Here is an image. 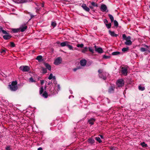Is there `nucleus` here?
I'll return each mask as SVG.
<instances>
[{"instance_id": "nucleus-1", "label": "nucleus", "mask_w": 150, "mask_h": 150, "mask_svg": "<svg viewBox=\"0 0 150 150\" xmlns=\"http://www.w3.org/2000/svg\"><path fill=\"white\" fill-rule=\"evenodd\" d=\"M17 82L16 81H13L11 84L8 85L10 89L12 91H15L18 89Z\"/></svg>"}, {"instance_id": "nucleus-2", "label": "nucleus", "mask_w": 150, "mask_h": 150, "mask_svg": "<svg viewBox=\"0 0 150 150\" xmlns=\"http://www.w3.org/2000/svg\"><path fill=\"white\" fill-rule=\"evenodd\" d=\"M71 43V42L69 41H65L61 43L60 45L62 47H64L65 46H66L69 50H73L72 46L70 45Z\"/></svg>"}, {"instance_id": "nucleus-3", "label": "nucleus", "mask_w": 150, "mask_h": 150, "mask_svg": "<svg viewBox=\"0 0 150 150\" xmlns=\"http://www.w3.org/2000/svg\"><path fill=\"white\" fill-rule=\"evenodd\" d=\"M98 72L99 73V76L100 78L104 80L106 79V75L107 73L106 72H103L101 69H99L98 70Z\"/></svg>"}, {"instance_id": "nucleus-4", "label": "nucleus", "mask_w": 150, "mask_h": 150, "mask_svg": "<svg viewBox=\"0 0 150 150\" xmlns=\"http://www.w3.org/2000/svg\"><path fill=\"white\" fill-rule=\"evenodd\" d=\"M20 69L23 72H28L30 70V68L27 66H21L20 67Z\"/></svg>"}, {"instance_id": "nucleus-5", "label": "nucleus", "mask_w": 150, "mask_h": 150, "mask_svg": "<svg viewBox=\"0 0 150 150\" xmlns=\"http://www.w3.org/2000/svg\"><path fill=\"white\" fill-rule=\"evenodd\" d=\"M124 81L122 79H119L117 81L116 84L118 87H122L124 85Z\"/></svg>"}, {"instance_id": "nucleus-6", "label": "nucleus", "mask_w": 150, "mask_h": 150, "mask_svg": "<svg viewBox=\"0 0 150 150\" xmlns=\"http://www.w3.org/2000/svg\"><path fill=\"white\" fill-rule=\"evenodd\" d=\"M131 37L129 36L127 37V38L125 39L126 42H125V44L128 45H130L132 44V42L130 40Z\"/></svg>"}, {"instance_id": "nucleus-7", "label": "nucleus", "mask_w": 150, "mask_h": 150, "mask_svg": "<svg viewBox=\"0 0 150 150\" xmlns=\"http://www.w3.org/2000/svg\"><path fill=\"white\" fill-rule=\"evenodd\" d=\"M62 60V59L61 57H58L55 60L54 64L56 65H58L61 63Z\"/></svg>"}, {"instance_id": "nucleus-8", "label": "nucleus", "mask_w": 150, "mask_h": 150, "mask_svg": "<svg viewBox=\"0 0 150 150\" xmlns=\"http://www.w3.org/2000/svg\"><path fill=\"white\" fill-rule=\"evenodd\" d=\"M143 45L144 47H142L140 49L141 51L142 52L149 51V47L145 44L144 45Z\"/></svg>"}, {"instance_id": "nucleus-9", "label": "nucleus", "mask_w": 150, "mask_h": 150, "mask_svg": "<svg viewBox=\"0 0 150 150\" xmlns=\"http://www.w3.org/2000/svg\"><path fill=\"white\" fill-rule=\"evenodd\" d=\"M94 48H95L96 51L98 53H102L103 52V50L102 48L100 47H98L96 45L94 46Z\"/></svg>"}, {"instance_id": "nucleus-10", "label": "nucleus", "mask_w": 150, "mask_h": 150, "mask_svg": "<svg viewBox=\"0 0 150 150\" xmlns=\"http://www.w3.org/2000/svg\"><path fill=\"white\" fill-rule=\"evenodd\" d=\"M121 73L123 75L126 76L127 73V68L125 67H122Z\"/></svg>"}, {"instance_id": "nucleus-11", "label": "nucleus", "mask_w": 150, "mask_h": 150, "mask_svg": "<svg viewBox=\"0 0 150 150\" xmlns=\"http://www.w3.org/2000/svg\"><path fill=\"white\" fill-rule=\"evenodd\" d=\"M5 34L6 35H4L3 36V38L5 40H8L11 38L12 37L8 33H7V34Z\"/></svg>"}, {"instance_id": "nucleus-12", "label": "nucleus", "mask_w": 150, "mask_h": 150, "mask_svg": "<svg viewBox=\"0 0 150 150\" xmlns=\"http://www.w3.org/2000/svg\"><path fill=\"white\" fill-rule=\"evenodd\" d=\"M81 7L83 8L86 11L89 12L90 10L89 8L87 7L86 5L85 4H82Z\"/></svg>"}, {"instance_id": "nucleus-13", "label": "nucleus", "mask_w": 150, "mask_h": 150, "mask_svg": "<svg viewBox=\"0 0 150 150\" xmlns=\"http://www.w3.org/2000/svg\"><path fill=\"white\" fill-rule=\"evenodd\" d=\"M91 6H89V8L91 9H93L94 8V7H98V5L97 3H95L94 2H92L91 3Z\"/></svg>"}, {"instance_id": "nucleus-14", "label": "nucleus", "mask_w": 150, "mask_h": 150, "mask_svg": "<svg viewBox=\"0 0 150 150\" xmlns=\"http://www.w3.org/2000/svg\"><path fill=\"white\" fill-rule=\"evenodd\" d=\"M100 9L102 12H105L107 9V6L103 4L101 6Z\"/></svg>"}, {"instance_id": "nucleus-15", "label": "nucleus", "mask_w": 150, "mask_h": 150, "mask_svg": "<svg viewBox=\"0 0 150 150\" xmlns=\"http://www.w3.org/2000/svg\"><path fill=\"white\" fill-rule=\"evenodd\" d=\"M27 26L25 25H22L20 27V31L22 32H23L25 30L27 29Z\"/></svg>"}, {"instance_id": "nucleus-16", "label": "nucleus", "mask_w": 150, "mask_h": 150, "mask_svg": "<svg viewBox=\"0 0 150 150\" xmlns=\"http://www.w3.org/2000/svg\"><path fill=\"white\" fill-rule=\"evenodd\" d=\"M109 32L110 34L112 37H117L118 35L117 34H115L113 31H112L109 30Z\"/></svg>"}, {"instance_id": "nucleus-17", "label": "nucleus", "mask_w": 150, "mask_h": 150, "mask_svg": "<svg viewBox=\"0 0 150 150\" xmlns=\"http://www.w3.org/2000/svg\"><path fill=\"white\" fill-rule=\"evenodd\" d=\"M95 121V119L93 118H91L88 120V122L90 124L93 125Z\"/></svg>"}, {"instance_id": "nucleus-18", "label": "nucleus", "mask_w": 150, "mask_h": 150, "mask_svg": "<svg viewBox=\"0 0 150 150\" xmlns=\"http://www.w3.org/2000/svg\"><path fill=\"white\" fill-rule=\"evenodd\" d=\"M86 63V61L85 59L81 60L80 61V64L82 66H85Z\"/></svg>"}, {"instance_id": "nucleus-19", "label": "nucleus", "mask_w": 150, "mask_h": 150, "mask_svg": "<svg viewBox=\"0 0 150 150\" xmlns=\"http://www.w3.org/2000/svg\"><path fill=\"white\" fill-rule=\"evenodd\" d=\"M88 142L89 143L93 144L95 143V141L94 139L93 138H90L88 139Z\"/></svg>"}, {"instance_id": "nucleus-20", "label": "nucleus", "mask_w": 150, "mask_h": 150, "mask_svg": "<svg viewBox=\"0 0 150 150\" xmlns=\"http://www.w3.org/2000/svg\"><path fill=\"white\" fill-rule=\"evenodd\" d=\"M114 87L112 86H110L108 90V92L110 93L113 92L114 91Z\"/></svg>"}, {"instance_id": "nucleus-21", "label": "nucleus", "mask_w": 150, "mask_h": 150, "mask_svg": "<svg viewBox=\"0 0 150 150\" xmlns=\"http://www.w3.org/2000/svg\"><path fill=\"white\" fill-rule=\"evenodd\" d=\"M45 66L46 68L47 69L49 70H50L51 69V67L50 65L47 63L45 64Z\"/></svg>"}, {"instance_id": "nucleus-22", "label": "nucleus", "mask_w": 150, "mask_h": 150, "mask_svg": "<svg viewBox=\"0 0 150 150\" xmlns=\"http://www.w3.org/2000/svg\"><path fill=\"white\" fill-rule=\"evenodd\" d=\"M138 88L139 90L141 91H144L145 89V87L144 86H142L141 85L139 86Z\"/></svg>"}, {"instance_id": "nucleus-23", "label": "nucleus", "mask_w": 150, "mask_h": 150, "mask_svg": "<svg viewBox=\"0 0 150 150\" xmlns=\"http://www.w3.org/2000/svg\"><path fill=\"white\" fill-rule=\"evenodd\" d=\"M2 32L4 34H7V32L3 30V28L1 27H0V32Z\"/></svg>"}, {"instance_id": "nucleus-24", "label": "nucleus", "mask_w": 150, "mask_h": 150, "mask_svg": "<svg viewBox=\"0 0 150 150\" xmlns=\"http://www.w3.org/2000/svg\"><path fill=\"white\" fill-rule=\"evenodd\" d=\"M42 96L44 98H46L48 97V94L46 91L44 92L42 94Z\"/></svg>"}, {"instance_id": "nucleus-25", "label": "nucleus", "mask_w": 150, "mask_h": 150, "mask_svg": "<svg viewBox=\"0 0 150 150\" xmlns=\"http://www.w3.org/2000/svg\"><path fill=\"white\" fill-rule=\"evenodd\" d=\"M108 16L111 20V22H112L114 21V18L112 15L110 14H108Z\"/></svg>"}, {"instance_id": "nucleus-26", "label": "nucleus", "mask_w": 150, "mask_h": 150, "mask_svg": "<svg viewBox=\"0 0 150 150\" xmlns=\"http://www.w3.org/2000/svg\"><path fill=\"white\" fill-rule=\"evenodd\" d=\"M19 29H12V31L13 33H18L19 31Z\"/></svg>"}, {"instance_id": "nucleus-27", "label": "nucleus", "mask_w": 150, "mask_h": 150, "mask_svg": "<svg viewBox=\"0 0 150 150\" xmlns=\"http://www.w3.org/2000/svg\"><path fill=\"white\" fill-rule=\"evenodd\" d=\"M95 139L99 143H101L102 142V141L98 137H96L95 138Z\"/></svg>"}, {"instance_id": "nucleus-28", "label": "nucleus", "mask_w": 150, "mask_h": 150, "mask_svg": "<svg viewBox=\"0 0 150 150\" xmlns=\"http://www.w3.org/2000/svg\"><path fill=\"white\" fill-rule=\"evenodd\" d=\"M55 79V76H53V75L52 74H51L49 77H48V79L50 80L51 79Z\"/></svg>"}, {"instance_id": "nucleus-29", "label": "nucleus", "mask_w": 150, "mask_h": 150, "mask_svg": "<svg viewBox=\"0 0 150 150\" xmlns=\"http://www.w3.org/2000/svg\"><path fill=\"white\" fill-rule=\"evenodd\" d=\"M141 145L142 146V147H146L147 146V145L146 144H145L144 142L141 143Z\"/></svg>"}, {"instance_id": "nucleus-30", "label": "nucleus", "mask_w": 150, "mask_h": 150, "mask_svg": "<svg viewBox=\"0 0 150 150\" xmlns=\"http://www.w3.org/2000/svg\"><path fill=\"white\" fill-rule=\"evenodd\" d=\"M105 25L107 28L108 29H109L111 27V24L110 23L108 24H106Z\"/></svg>"}, {"instance_id": "nucleus-31", "label": "nucleus", "mask_w": 150, "mask_h": 150, "mask_svg": "<svg viewBox=\"0 0 150 150\" xmlns=\"http://www.w3.org/2000/svg\"><path fill=\"white\" fill-rule=\"evenodd\" d=\"M42 58V56L41 55H39L38 56L36 57V59L38 60L39 61H40Z\"/></svg>"}, {"instance_id": "nucleus-32", "label": "nucleus", "mask_w": 150, "mask_h": 150, "mask_svg": "<svg viewBox=\"0 0 150 150\" xmlns=\"http://www.w3.org/2000/svg\"><path fill=\"white\" fill-rule=\"evenodd\" d=\"M6 49H1L0 51V52L2 54H5L6 53Z\"/></svg>"}, {"instance_id": "nucleus-33", "label": "nucleus", "mask_w": 150, "mask_h": 150, "mask_svg": "<svg viewBox=\"0 0 150 150\" xmlns=\"http://www.w3.org/2000/svg\"><path fill=\"white\" fill-rule=\"evenodd\" d=\"M120 54V52H113L112 53V54L113 55H115L119 54Z\"/></svg>"}, {"instance_id": "nucleus-34", "label": "nucleus", "mask_w": 150, "mask_h": 150, "mask_svg": "<svg viewBox=\"0 0 150 150\" xmlns=\"http://www.w3.org/2000/svg\"><path fill=\"white\" fill-rule=\"evenodd\" d=\"M44 89L42 87H41L40 88V94H42L43 92Z\"/></svg>"}, {"instance_id": "nucleus-35", "label": "nucleus", "mask_w": 150, "mask_h": 150, "mask_svg": "<svg viewBox=\"0 0 150 150\" xmlns=\"http://www.w3.org/2000/svg\"><path fill=\"white\" fill-rule=\"evenodd\" d=\"M88 51V48L87 47H85L83 49L82 52L83 53H85L86 52Z\"/></svg>"}, {"instance_id": "nucleus-36", "label": "nucleus", "mask_w": 150, "mask_h": 150, "mask_svg": "<svg viewBox=\"0 0 150 150\" xmlns=\"http://www.w3.org/2000/svg\"><path fill=\"white\" fill-rule=\"evenodd\" d=\"M128 50L129 48L128 47L127 48H123L122 49V51L123 52H125Z\"/></svg>"}, {"instance_id": "nucleus-37", "label": "nucleus", "mask_w": 150, "mask_h": 150, "mask_svg": "<svg viewBox=\"0 0 150 150\" xmlns=\"http://www.w3.org/2000/svg\"><path fill=\"white\" fill-rule=\"evenodd\" d=\"M6 150H12V148L10 146H7L5 148Z\"/></svg>"}, {"instance_id": "nucleus-38", "label": "nucleus", "mask_w": 150, "mask_h": 150, "mask_svg": "<svg viewBox=\"0 0 150 150\" xmlns=\"http://www.w3.org/2000/svg\"><path fill=\"white\" fill-rule=\"evenodd\" d=\"M113 21H114V25L115 26H116V27L118 26V24L116 20H115Z\"/></svg>"}, {"instance_id": "nucleus-39", "label": "nucleus", "mask_w": 150, "mask_h": 150, "mask_svg": "<svg viewBox=\"0 0 150 150\" xmlns=\"http://www.w3.org/2000/svg\"><path fill=\"white\" fill-rule=\"evenodd\" d=\"M88 49L90 52H91L92 53H94V50L91 47H89Z\"/></svg>"}, {"instance_id": "nucleus-40", "label": "nucleus", "mask_w": 150, "mask_h": 150, "mask_svg": "<svg viewBox=\"0 0 150 150\" xmlns=\"http://www.w3.org/2000/svg\"><path fill=\"white\" fill-rule=\"evenodd\" d=\"M26 0H18V3H24L25 2Z\"/></svg>"}, {"instance_id": "nucleus-41", "label": "nucleus", "mask_w": 150, "mask_h": 150, "mask_svg": "<svg viewBox=\"0 0 150 150\" xmlns=\"http://www.w3.org/2000/svg\"><path fill=\"white\" fill-rule=\"evenodd\" d=\"M83 44H78L76 46L78 47H80L81 48H82L83 47Z\"/></svg>"}, {"instance_id": "nucleus-42", "label": "nucleus", "mask_w": 150, "mask_h": 150, "mask_svg": "<svg viewBox=\"0 0 150 150\" xmlns=\"http://www.w3.org/2000/svg\"><path fill=\"white\" fill-rule=\"evenodd\" d=\"M51 25L53 27H54L56 26V23L54 21V22H52V23H51Z\"/></svg>"}, {"instance_id": "nucleus-43", "label": "nucleus", "mask_w": 150, "mask_h": 150, "mask_svg": "<svg viewBox=\"0 0 150 150\" xmlns=\"http://www.w3.org/2000/svg\"><path fill=\"white\" fill-rule=\"evenodd\" d=\"M10 46L11 47H13L15 46V44L12 42H10Z\"/></svg>"}, {"instance_id": "nucleus-44", "label": "nucleus", "mask_w": 150, "mask_h": 150, "mask_svg": "<svg viewBox=\"0 0 150 150\" xmlns=\"http://www.w3.org/2000/svg\"><path fill=\"white\" fill-rule=\"evenodd\" d=\"M29 81L31 82H35V81L33 79L32 77L30 78Z\"/></svg>"}, {"instance_id": "nucleus-45", "label": "nucleus", "mask_w": 150, "mask_h": 150, "mask_svg": "<svg viewBox=\"0 0 150 150\" xmlns=\"http://www.w3.org/2000/svg\"><path fill=\"white\" fill-rule=\"evenodd\" d=\"M42 72L44 73H46L47 72V69H44V68L43 69H42Z\"/></svg>"}, {"instance_id": "nucleus-46", "label": "nucleus", "mask_w": 150, "mask_h": 150, "mask_svg": "<svg viewBox=\"0 0 150 150\" xmlns=\"http://www.w3.org/2000/svg\"><path fill=\"white\" fill-rule=\"evenodd\" d=\"M122 38H123L124 39H125H125H126V38H127V37H126V35L124 34L122 35Z\"/></svg>"}, {"instance_id": "nucleus-47", "label": "nucleus", "mask_w": 150, "mask_h": 150, "mask_svg": "<svg viewBox=\"0 0 150 150\" xmlns=\"http://www.w3.org/2000/svg\"><path fill=\"white\" fill-rule=\"evenodd\" d=\"M104 22L105 23H107L108 22V21L106 19H105L104 20Z\"/></svg>"}, {"instance_id": "nucleus-48", "label": "nucleus", "mask_w": 150, "mask_h": 150, "mask_svg": "<svg viewBox=\"0 0 150 150\" xmlns=\"http://www.w3.org/2000/svg\"><path fill=\"white\" fill-rule=\"evenodd\" d=\"M41 83L42 85L44 83V81L43 80H41Z\"/></svg>"}, {"instance_id": "nucleus-49", "label": "nucleus", "mask_w": 150, "mask_h": 150, "mask_svg": "<svg viewBox=\"0 0 150 150\" xmlns=\"http://www.w3.org/2000/svg\"><path fill=\"white\" fill-rule=\"evenodd\" d=\"M44 3L43 2L41 4V6H42V7H44Z\"/></svg>"}, {"instance_id": "nucleus-50", "label": "nucleus", "mask_w": 150, "mask_h": 150, "mask_svg": "<svg viewBox=\"0 0 150 150\" xmlns=\"http://www.w3.org/2000/svg\"><path fill=\"white\" fill-rule=\"evenodd\" d=\"M99 136L100 137V138L101 139H103V135H99Z\"/></svg>"}, {"instance_id": "nucleus-51", "label": "nucleus", "mask_w": 150, "mask_h": 150, "mask_svg": "<svg viewBox=\"0 0 150 150\" xmlns=\"http://www.w3.org/2000/svg\"><path fill=\"white\" fill-rule=\"evenodd\" d=\"M78 69V68H74V69L73 70L74 71H76L77 69Z\"/></svg>"}, {"instance_id": "nucleus-52", "label": "nucleus", "mask_w": 150, "mask_h": 150, "mask_svg": "<svg viewBox=\"0 0 150 150\" xmlns=\"http://www.w3.org/2000/svg\"><path fill=\"white\" fill-rule=\"evenodd\" d=\"M38 150H42V148L40 147L38 149Z\"/></svg>"}, {"instance_id": "nucleus-53", "label": "nucleus", "mask_w": 150, "mask_h": 150, "mask_svg": "<svg viewBox=\"0 0 150 150\" xmlns=\"http://www.w3.org/2000/svg\"><path fill=\"white\" fill-rule=\"evenodd\" d=\"M57 88H58L59 90L60 89V86L59 85H58L57 86Z\"/></svg>"}, {"instance_id": "nucleus-54", "label": "nucleus", "mask_w": 150, "mask_h": 150, "mask_svg": "<svg viewBox=\"0 0 150 150\" xmlns=\"http://www.w3.org/2000/svg\"><path fill=\"white\" fill-rule=\"evenodd\" d=\"M57 44H60V43H60V42H59V41H58V42H57Z\"/></svg>"}, {"instance_id": "nucleus-55", "label": "nucleus", "mask_w": 150, "mask_h": 150, "mask_svg": "<svg viewBox=\"0 0 150 150\" xmlns=\"http://www.w3.org/2000/svg\"><path fill=\"white\" fill-rule=\"evenodd\" d=\"M105 57V56H104V57Z\"/></svg>"}]
</instances>
